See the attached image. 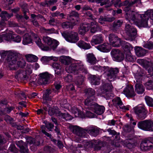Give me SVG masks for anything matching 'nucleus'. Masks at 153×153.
<instances>
[{"label": "nucleus", "mask_w": 153, "mask_h": 153, "mask_svg": "<svg viewBox=\"0 0 153 153\" xmlns=\"http://www.w3.org/2000/svg\"><path fill=\"white\" fill-rule=\"evenodd\" d=\"M153 21V11H148L145 14H138L134 12L129 11L126 13V17L127 20L131 23H134L139 27H146L147 26V21L148 17Z\"/></svg>", "instance_id": "obj_1"}, {"label": "nucleus", "mask_w": 153, "mask_h": 153, "mask_svg": "<svg viewBox=\"0 0 153 153\" xmlns=\"http://www.w3.org/2000/svg\"><path fill=\"white\" fill-rule=\"evenodd\" d=\"M59 60L62 63L65 65L73 63L70 65L67 66L65 68L66 71L68 73L76 74L80 73L81 71L84 72L86 71V68L81 61L73 60L69 56H65L60 57Z\"/></svg>", "instance_id": "obj_2"}, {"label": "nucleus", "mask_w": 153, "mask_h": 153, "mask_svg": "<svg viewBox=\"0 0 153 153\" xmlns=\"http://www.w3.org/2000/svg\"><path fill=\"white\" fill-rule=\"evenodd\" d=\"M43 40L48 46H44L42 43L41 39L39 37H36L35 41L36 44L42 50L49 51L51 50H55L59 43L57 40L52 39L48 36H45L43 38Z\"/></svg>", "instance_id": "obj_3"}, {"label": "nucleus", "mask_w": 153, "mask_h": 153, "mask_svg": "<svg viewBox=\"0 0 153 153\" xmlns=\"http://www.w3.org/2000/svg\"><path fill=\"white\" fill-rule=\"evenodd\" d=\"M65 103H61V105L62 107H64L70 111L72 113H73L75 116L76 117H79L83 118L86 116L90 118L94 117L95 116L94 114L89 111L86 110L85 114H84V112H82L79 111L78 109L75 106L72 107L68 104L66 103L67 100H65Z\"/></svg>", "instance_id": "obj_4"}, {"label": "nucleus", "mask_w": 153, "mask_h": 153, "mask_svg": "<svg viewBox=\"0 0 153 153\" xmlns=\"http://www.w3.org/2000/svg\"><path fill=\"white\" fill-rule=\"evenodd\" d=\"M92 69L100 72L106 73L107 75V79L110 81L114 80L115 77V74L118 72L117 70L110 68L108 67H101L99 65H94L91 67Z\"/></svg>", "instance_id": "obj_5"}, {"label": "nucleus", "mask_w": 153, "mask_h": 153, "mask_svg": "<svg viewBox=\"0 0 153 153\" xmlns=\"http://www.w3.org/2000/svg\"><path fill=\"white\" fill-rule=\"evenodd\" d=\"M14 33L11 30L7 29L0 35V43L4 41H11L16 42H20L21 41V38L19 36L14 38Z\"/></svg>", "instance_id": "obj_6"}, {"label": "nucleus", "mask_w": 153, "mask_h": 153, "mask_svg": "<svg viewBox=\"0 0 153 153\" xmlns=\"http://www.w3.org/2000/svg\"><path fill=\"white\" fill-rule=\"evenodd\" d=\"M16 54V55L14 56L13 57H9L8 59V66L11 70H16L18 67L23 68L25 66L26 64L25 61L23 59H20L17 61L19 54L17 52Z\"/></svg>", "instance_id": "obj_7"}, {"label": "nucleus", "mask_w": 153, "mask_h": 153, "mask_svg": "<svg viewBox=\"0 0 153 153\" xmlns=\"http://www.w3.org/2000/svg\"><path fill=\"white\" fill-rule=\"evenodd\" d=\"M78 14L74 11H73L71 13L70 16L68 19L71 21L70 22H65L62 24V26L64 28H72L73 26L77 24L78 20Z\"/></svg>", "instance_id": "obj_8"}, {"label": "nucleus", "mask_w": 153, "mask_h": 153, "mask_svg": "<svg viewBox=\"0 0 153 153\" xmlns=\"http://www.w3.org/2000/svg\"><path fill=\"white\" fill-rule=\"evenodd\" d=\"M91 28V33H94L97 30L98 26L97 22L94 20L91 22L89 25ZM89 29V25L86 24H83L80 25L79 28V33L81 34H84Z\"/></svg>", "instance_id": "obj_9"}, {"label": "nucleus", "mask_w": 153, "mask_h": 153, "mask_svg": "<svg viewBox=\"0 0 153 153\" xmlns=\"http://www.w3.org/2000/svg\"><path fill=\"white\" fill-rule=\"evenodd\" d=\"M49 114L51 116L55 114L59 117L61 118L64 119L65 120H69L72 119V116L67 113H62L59 111L57 107H56L54 108L50 109L48 111Z\"/></svg>", "instance_id": "obj_10"}, {"label": "nucleus", "mask_w": 153, "mask_h": 153, "mask_svg": "<svg viewBox=\"0 0 153 153\" xmlns=\"http://www.w3.org/2000/svg\"><path fill=\"white\" fill-rule=\"evenodd\" d=\"M69 127L73 133L76 134L75 137L76 141L77 142H82V138L83 137V131L82 128L78 126L72 125H70Z\"/></svg>", "instance_id": "obj_11"}, {"label": "nucleus", "mask_w": 153, "mask_h": 153, "mask_svg": "<svg viewBox=\"0 0 153 153\" xmlns=\"http://www.w3.org/2000/svg\"><path fill=\"white\" fill-rule=\"evenodd\" d=\"M80 72V73H79L76 74H78V75L76 77V79L74 80H73L72 76L70 74H68L64 78L65 80L68 82H71L72 81H73L79 86L81 85L84 80L85 77L84 76H81V73L83 72L86 73L87 72V69H86V71L84 72H82V71Z\"/></svg>", "instance_id": "obj_12"}, {"label": "nucleus", "mask_w": 153, "mask_h": 153, "mask_svg": "<svg viewBox=\"0 0 153 153\" xmlns=\"http://www.w3.org/2000/svg\"><path fill=\"white\" fill-rule=\"evenodd\" d=\"M125 32L128 36L126 40H133L137 34L136 29L130 24H127L125 28Z\"/></svg>", "instance_id": "obj_13"}, {"label": "nucleus", "mask_w": 153, "mask_h": 153, "mask_svg": "<svg viewBox=\"0 0 153 153\" xmlns=\"http://www.w3.org/2000/svg\"><path fill=\"white\" fill-rule=\"evenodd\" d=\"M124 45H123V49L126 55V59L130 62L133 61L134 58L131 55L130 52V51L133 49L132 47L131 44L127 42H124Z\"/></svg>", "instance_id": "obj_14"}, {"label": "nucleus", "mask_w": 153, "mask_h": 153, "mask_svg": "<svg viewBox=\"0 0 153 153\" xmlns=\"http://www.w3.org/2000/svg\"><path fill=\"white\" fill-rule=\"evenodd\" d=\"M138 127L143 130L153 131V123L149 120H145L139 122Z\"/></svg>", "instance_id": "obj_15"}, {"label": "nucleus", "mask_w": 153, "mask_h": 153, "mask_svg": "<svg viewBox=\"0 0 153 153\" xmlns=\"http://www.w3.org/2000/svg\"><path fill=\"white\" fill-rule=\"evenodd\" d=\"M39 76L38 83L42 85L48 84L49 79L53 78V75L47 72L40 74Z\"/></svg>", "instance_id": "obj_16"}, {"label": "nucleus", "mask_w": 153, "mask_h": 153, "mask_svg": "<svg viewBox=\"0 0 153 153\" xmlns=\"http://www.w3.org/2000/svg\"><path fill=\"white\" fill-rule=\"evenodd\" d=\"M109 40L111 45L114 47H118L121 45L123 47V45L124 44V42H126L121 41L120 39L113 34L110 35Z\"/></svg>", "instance_id": "obj_17"}, {"label": "nucleus", "mask_w": 153, "mask_h": 153, "mask_svg": "<svg viewBox=\"0 0 153 153\" xmlns=\"http://www.w3.org/2000/svg\"><path fill=\"white\" fill-rule=\"evenodd\" d=\"M62 35L67 41L71 43H76L79 39L78 34L74 32H71L67 34L62 33Z\"/></svg>", "instance_id": "obj_18"}, {"label": "nucleus", "mask_w": 153, "mask_h": 153, "mask_svg": "<svg viewBox=\"0 0 153 153\" xmlns=\"http://www.w3.org/2000/svg\"><path fill=\"white\" fill-rule=\"evenodd\" d=\"M134 77L136 79L137 82L135 85V91L138 94H142L144 91V88L142 84V83L139 82L140 80L142 79V76L138 74H136L134 75Z\"/></svg>", "instance_id": "obj_19"}, {"label": "nucleus", "mask_w": 153, "mask_h": 153, "mask_svg": "<svg viewBox=\"0 0 153 153\" xmlns=\"http://www.w3.org/2000/svg\"><path fill=\"white\" fill-rule=\"evenodd\" d=\"M111 53L113 60L116 61L121 62L124 58V54L118 50L113 49Z\"/></svg>", "instance_id": "obj_20"}, {"label": "nucleus", "mask_w": 153, "mask_h": 153, "mask_svg": "<svg viewBox=\"0 0 153 153\" xmlns=\"http://www.w3.org/2000/svg\"><path fill=\"white\" fill-rule=\"evenodd\" d=\"M135 112L138 117L142 120L145 119L146 117L147 111L143 105H141L136 107Z\"/></svg>", "instance_id": "obj_21"}, {"label": "nucleus", "mask_w": 153, "mask_h": 153, "mask_svg": "<svg viewBox=\"0 0 153 153\" xmlns=\"http://www.w3.org/2000/svg\"><path fill=\"white\" fill-rule=\"evenodd\" d=\"M113 88L110 82L105 84L101 89H99V91H101L103 94H106V96L110 97L113 94L111 93V91Z\"/></svg>", "instance_id": "obj_22"}, {"label": "nucleus", "mask_w": 153, "mask_h": 153, "mask_svg": "<svg viewBox=\"0 0 153 153\" xmlns=\"http://www.w3.org/2000/svg\"><path fill=\"white\" fill-rule=\"evenodd\" d=\"M32 73V69L30 68H28L25 71H17L16 73L15 77L17 79L19 78L25 79L27 75L30 74Z\"/></svg>", "instance_id": "obj_23"}, {"label": "nucleus", "mask_w": 153, "mask_h": 153, "mask_svg": "<svg viewBox=\"0 0 153 153\" xmlns=\"http://www.w3.org/2000/svg\"><path fill=\"white\" fill-rule=\"evenodd\" d=\"M123 93L128 98L132 97L135 95L133 87L131 85L127 86Z\"/></svg>", "instance_id": "obj_24"}, {"label": "nucleus", "mask_w": 153, "mask_h": 153, "mask_svg": "<svg viewBox=\"0 0 153 153\" xmlns=\"http://www.w3.org/2000/svg\"><path fill=\"white\" fill-rule=\"evenodd\" d=\"M104 40V37L102 34H97L93 37L91 41V44L93 46L100 44Z\"/></svg>", "instance_id": "obj_25"}, {"label": "nucleus", "mask_w": 153, "mask_h": 153, "mask_svg": "<svg viewBox=\"0 0 153 153\" xmlns=\"http://www.w3.org/2000/svg\"><path fill=\"white\" fill-rule=\"evenodd\" d=\"M95 98L94 96L88 97L87 98L85 101V104L87 106L88 109L91 110L93 108V105H95L96 103L94 101L95 100Z\"/></svg>", "instance_id": "obj_26"}, {"label": "nucleus", "mask_w": 153, "mask_h": 153, "mask_svg": "<svg viewBox=\"0 0 153 153\" xmlns=\"http://www.w3.org/2000/svg\"><path fill=\"white\" fill-rule=\"evenodd\" d=\"M153 147V143L149 140H144L142 142L140 147L143 151H147L151 149Z\"/></svg>", "instance_id": "obj_27"}, {"label": "nucleus", "mask_w": 153, "mask_h": 153, "mask_svg": "<svg viewBox=\"0 0 153 153\" xmlns=\"http://www.w3.org/2000/svg\"><path fill=\"white\" fill-rule=\"evenodd\" d=\"M16 52L13 51H5L4 50L0 51V55L1 57H3L7 55V62L8 65V59L9 57H13L14 56L16 55Z\"/></svg>", "instance_id": "obj_28"}, {"label": "nucleus", "mask_w": 153, "mask_h": 153, "mask_svg": "<svg viewBox=\"0 0 153 153\" xmlns=\"http://www.w3.org/2000/svg\"><path fill=\"white\" fill-rule=\"evenodd\" d=\"M12 16V14H9L6 11H2L1 12L0 15L2 19V22L0 23V28H2V27H5L6 26V23L4 22L5 21H7V19H9Z\"/></svg>", "instance_id": "obj_29"}, {"label": "nucleus", "mask_w": 153, "mask_h": 153, "mask_svg": "<svg viewBox=\"0 0 153 153\" xmlns=\"http://www.w3.org/2000/svg\"><path fill=\"white\" fill-rule=\"evenodd\" d=\"M93 106L94 108L91 111L96 114L98 115H101L104 113L105 110V108L104 106L99 105L97 104L93 105Z\"/></svg>", "instance_id": "obj_30"}, {"label": "nucleus", "mask_w": 153, "mask_h": 153, "mask_svg": "<svg viewBox=\"0 0 153 153\" xmlns=\"http://www.w3.org/2000/svg\"><path fill=\"white\" fill-rule=\"evenodd\" d=\"M96 48L99 51L103 52H109L110 49V45L108 43H105L103 44L96 47Z\"/></svg>", "instance_id": "obj_31"}, {"label": "nucleus", "mask_w": 153, "mask_h": 153, "mask_svg": "<svg viewBox=\"0 0 153 153\" xmlns=\"http://www.w3.org/2000/svg\"><path fill=\"white\" fill-rule=\"evenodd\" d=\"M16 145L20 148L21 153H28V149L27 146L22 140H20L17 142Z\"/></svg>", "instance_id": "obj_32"}, {"label": "nucleus", "mask_w": 153, "mask_h": 153, "mask_svg": "<svg viewBox=\"0 0 153 153\" xmlns=\"http://www.w3.org/2000/svg\"><path fill=\"white\" fill-rule=\"evenodd\" d=\"M146 80L147 81L144 83V85L146 88L148 90H151L153 89V78L151 76L149 78L148 77H146Z\"/></svg>", "instance_id": "obj_33"}, {"label": "nucleus", "mask_w": 153, "mask_h": 153, "mask_svg": "<svg viewBox=\"0 0 153 153\" xmlns=\"http://www.w3.org/2000/svg\"><path fill=\"white\" fill-rule=\"evenodd\" d=\"M87 61L91 65L95 64L97 62V60L92 53H88L86 55Z\"/></svg>", "instance_id": "obj_34"}, {"label": "nucleus", "mask_w": 153, "mask_h": 153, "mask_svg": "<svg viewBox=\"0 0 153 153\" xmlns=\"http://www.w3.org/2000/svg\"><path fill=\"white\" fill-rule=\"evenodd\" d=\"M76 45L80 48L84 50L90 49L91 46L89 43H87L83 41L80 40L76 43Z\"/></svg>", "instance_id": "obj_35"}, {"label": "nucleus", "mask_w": 153, "mask_h": 153, "mask_svg": "<svg viewBox=\"0 0 153 153\" xmlns=\"http://www.w3.org/2000/svg\"><path fill=\"white\" fill-rule=\"evenodd\" d=\"M89 79L92 85H98L100 83V78L97 76L92 75L90 77Z\"/></svg>", "instance_id": "obj_36"}, {"label": "nucleus", "mask_w": 153, "mask_h": 153, "mask_svg": "<svg viewBox=\"0 0 153 153\" xmlns=\"http://www.w3.org/2000/svg\"><path fill=\"white\" fill-rule=\"evenodd\" d=\"M134 50L136 55L138 57L143 56L146 53V51L140 47L136 46Z\"/></svg>", "instance_id": "obj_37"}, {"label": "nucleus", "mask_w": 153, "mask_h": 153, "mask_svg": "<svg viewBox=\"0 0 153 153\" xmlns=\"http://www.w3.org/2000/svg\"><path fill=\"white\" fill-rule=\"evenodd\" d=\"M113 104L119 109V108H122L124 106L122 101L119 97L114 98L112 100Z\"/></svg>", "instance_id": "obj_38"}, {"label": "nucleus", "mask_w": 153, "mask_h": 153, "mask_svg": "<svg viewBox=\"0 0 153 153\" xmlns=\"http://www.w3.org/2000/svg\"><path fill=\"white\" fill-rule=\"evenodd\" d=\"M87 132L91 135L95 137L99 133L98 130L95 127L90 126L87 130Z\"/></svg>", "instance_id": "obj_39"}, {"label": "nucleus", "mask_w": 153, "mask_h": 153, "mask_svg": "<svg viewBox=\"0 0 153 153\" xmlns=\"http://www.w3.org/2000/svg\"><path fill=\"white\" fill-rule=\"evenodd\" d=\"M58 59V58L56 57L53 56H44L41 59V61L44 64H45L50 60H53V61H57Z\"/></svg>", "instance_id": "obj_40"}, {"label": "nucleus", "mask_w": 153, "mask_h": 153, "mask_svg": "<svg viewBox=\"0 0 153 153\" xmlns=\"http://www.w3.org/2000/svg\"><path fill=\"white\" fill-rule=\"evenodd\" d=\"M92 1L93 2H96L97 3H100V5L102 6L106 4L105 7L107 8L108 7H110L112 4V2H110L109 3L108 2L107 0H92Z\"/></svg>", "instance_id": "obj_41"}, {"label": "nucleus", "mask_w": 153, "mask_h": 153, "mask_svg": "<svg viewBox=\"0 0 153 153\" xmlns=\"http://www.w3.org/2000/svg\"><path fill=\"white\" fill-rule=\"evenodd\" d=\"M52 67L54 69L55 74L60 75L61 73V69L60 64L58 63L54 62L52 65Z\"/></svg>", "instance_id": "obj_42"}, {"label": "nucleus", "mask_w": 153, "mask_h": 153, "mask_svg": "<svg viewBox=\"0 0 153 153\" xmlns=\"http://www.w3.org/2000/svg\"><path fill=\"white\" fill-rule=\"evenodd\" d=\"M32 40L30 36L28 33L25 34L23 37L22 43L24 45H27L32 43Z\"/></svg>", "instance_id": "obj_43"}, {"label": "nucleus", "mask_w": 153, "mask_h": 153, "mask_svg": "<svg viewBox=\"0 0 153 153\" xmlns=\"http://www.w3.org/2000/svg\"><path fill=\"white\" fill-rule=\"evenodd\" d=\"M84 143H85V145L86 146L88 147H94L96 150V146L97 145V142L95 140H93L89 142H87L86 141H84Z\"/></svg>", "instance_id": "obj_44"}, {"label": "nucleus", "mask_w": 153, "mask_h": 153, "mask_svg": "<svg viewBox=\"0 0 153 153\" xmlns=\"http://www.w3.org/2000/svg\"><path fill=\"white\" fill-rule=\"evenodd\" d=\"M51 93V91L49 90H47L45 92L43 96L44 103H46L47 101H50L51 100V98L49 96Z\"/></svg>", "instance_id": "obj_45"}, {"label": "nucleus", "mask_w": 153, "mask_h": 153, "mask_svg": "<svg viewBox=\"0 0 153 153\" xmlns=\"http://www.w3.org/2000/svg\"><path fill=\"white\" fill-rule=\"evenodd\" d=\"M25 56L29 62H34L38 60V57L32 54H28L26 55Z\"/></svg>", "instance_id": "obj_46"}, {"label": "nucleus", "mask_w": 153, "mask_h": 153, "mask_svg": "<svg viewBox=\"0 0 153 153\" xmlns=\"http://www.w3.org/2000/svg\"><path fill=\"white\" fill-rule=\"evenodd\" d=\"M30 145V149L32 151H34L35 149H33V146H38L40 144V142L39 141H36L35 139L32 138H30L29 140L27 141Z\"/></svg>", "instance_id": "obj_47"}, {"label": "nucleus", "mask_w": 153, "mask_h": 153, "mask_svg": "<svg viewBox=\"0 0 153 153\" xmlns=\"http://www.w3.org/2000/svg\"><path fill=\"white\" fill-rule=\"evenodd\" d=\"M145 100L147 105L149 106L153 107V99L148 96L145 97Z\"/></svg>", "instance_id": "obj_48"}, {"label": "nucleus", "mask_w": 153, "mask_h": 153, "mask_svg": "<svg viewBox=\"0 0 153 153\" xmlns=\"http://www.w3.org/2000/svg\"><path fill=\"white\" fill-rule=\"evenodd\" d=\"M18 151L13 144H11L9 148L8 153H18Z\"/></svg>", "instance_id": "obj_49"}, {"label": "nucleus", "mask_w": 153, "mask_h": 153, "mask_svg": "<svg viewBox=\"0 0 153 153\" xmlns=\"http://www.w3.org/2000/svg\"><path fill=\"white\" fill-rule=\"evenodd\" d=\"M120 0H116L115 3L114 4V6L116 7H120L122 5H127L128 3V1H126L123 3H120Z\"/></svg>", "instance_id": "obj_50"}, {"label": "nucleus", "mask_w": 153, "mask_h": 153, "mask_svg": "<svg viewBox=\"0 0 153 153\" xmlns=\"http://www.w3.org/2000/svg\"><path fill=\"white\" fill-rule=\"evenodd\" d=\"M85 92L86 93V94L88 95V97L94 96L95 93L94 90L91 88H89L85 90Z\"/></svg>", "instance_id": "obj_51"}, {"label": "nucleus", "mask_w": 153, "mask_h": 153, "mask_svg": "<svg viewBox=\"0 0 153 153\" xmlns=\"http://www.w3.org/2000/svg\"><path fill=\"white\" fill-rule=\"evenodd\" d=\"M113 20V18L110 19L109 18H106V17L104 18L102 17H100L99 19V22L100 23L102 24L104 23L105 22L108 21L109 22H111Z\"/></svg>", "instance_id": "obj_52"}, {"label": "nucleus", "mask_w": 153, "mask_h": 153, "mask_svg": "<svg viewBox=\"0 0 153 153\" xmlns=\"http://www.w3.org/2000/svg\"><path fill=\"white\" fill-rule=\"evenodd\" d=\"M115 143L114 144V145L116 146H119L120 144H123V142L121 140H120L119 139L120 136L119 135H117L115 136Z\"/></svg>", "instance_id": "obj_53"}, {"label": "nucleus", "mask_w": 153, "mask_h": 153, "mask_svg": "<svg viewBox=\"0 0 153 153\" xmlns=\"http://www.w3.org/2000/svg\"><path fill=\"white\" fill-rule=\"evenodd\" d=\"M57 0H50L46 1L45 3V4L43 5L45 6H48L53 4L57 2Z\"/></svg>", "instance_id": "obj_54"}, {"label": "nucleus", "mask_w": 153, "mask_h": 153, "mask_svg": "<svg viewBox=\"0 0 153 153\" xmlns=\"http://www.w3.org/2000/svg\"><path fill=\"white\" fill-rule=\"evenodd\" d=\"M143 47L146 48L152 49L153 48V42H148L144 44Z\"/></svg>", "instance_id": "obj_55"}, {"label": "nucleus", "mask_w": 153, "mask_h": 153, "mask_svg": "<svg viewBox=\"0 0 153 153\" xmlns=\"http://www.w3.org/2000/svg\"><path fill=\"white\" fill-rule=\"evenodd\" d=\"M122 21L120 20H118L117 22H114V27L115 28H117L120 26L122 24Z\"/></svg>", "instance_id": "obj_56"}, {"label": "nucleus", "mask_w": 153, "mask_h": 153, "mask_svg": "<svg viewBox=\"0 0 153 153\" xmlns=\"http://www.w3.org/2000/svg\"><path fill=\"white\" fill-rule=\"evenodd\" d=\"M43 29L44 30V32L45 33L47 34H50L53 33V29H46L44 28H43Z\"/></svg>", "instance_id": "obj_57"}, {"label": "nucleus", "mask_w": 153, "mask_h": 153, "mask_svg": "<svg viewBox=\"0 0 153 153\" xmlns=\"http://www.w3.org/2000/svg\"><path fill=\"white\" fill-rule=\"evenodd\" d=\"M41 128L42 129V132L43 133L45 134L46 136L48 137L51 138V134H49L48 133L46 132L45 130L44 129V127L43 126H41Z\"/></svg>", "instance_id": "obj_58"}, {"label": "nucleus", "mask_w": 153, "mask_h": 153, "mask_svg": "<svg viewBox=\"0 0 153 153\" xmlns=\"http://www.w3.org/2000/svg\"><path fill=\"white\" fill-rule=\"evenodd\" d=\"M9 26L10 27H17L18 25L13 22H8Z\"/></svg>", "instance_id": "obj_59"}, {"label": "nucleus", "mask_w": 153, "mask_h": 153, "mask_svg": "<svg viewBox=\"0 0 153 153\" xmlns=\"http://www.w3.org/2000/svg\"><path fill=\"white\" fill-rule=\"evenodd\" d=\"M46 128L49 131H51V129L53 127V125L51 123H49L46 125Z\"/></svg>", "instance_id": "obj_60"}, {"label": "nucleus", "mask_w": 153, "mask_h": 153, "mask_svg": "<svg viewBox=\"0 0 153 153\" xmlns=\"http://www.w3.org/2000/svg\"><path fill=\"white\" fill-rule=\"evenodd\" d=\"M5 142L6 140L3 136L0 135V146L5 143Z\"/></svg>", "instance_id": "obj_61"}, {"label": "nucleus", "mask_w": 153, "mask_h": 153, "mask_svg": "<svg viewBox=\"0 0 153 153\" xmlns=\"http://www.w3.org/2000/svg\"><path fill=\"white\" fill-rule=\"evenodd\" d=\"M148 71L150 75L153 76V67H149L148 69Z\"/></svg>", "instance_id": "obj_62"}, {"label": "nucleus", "mask_w": 153, "mask_h": 153, "mask_svg": "<svg viewBox=\"0 0 153 153\" xmlns=\"http://www.w3.org/2000/svg\"><path fill=\"white\" fill-rule=\"evenodd\" d=\"M5 120L7 122H8L10 121H11L12 119L8 115H6L5 117Z\"/></svg>", "instance_id": "obj_63"}, {"label": "nucleus", "mask_w": 153, "mask_h": 153, "mask_svg": "<svg viewBox=\"0 0 153 153\" xmlns=\"http://www.w3.org/2000/svg\"><path fill=\"white\" fill-rule=\"evenodd\" d=\"M55 21L54 20L53 18H51L49 21V24L52 25H55Z\"/></svg>", "instance_id": "obj_64"}]
</instances>
